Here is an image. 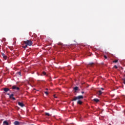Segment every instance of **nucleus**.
<instances>
[{
  "label": "nucleus",
  "instance_id": "9d476101",
  "mask_svg": "<svg viewBox=\"0 0 125 125\" xmlns=\"http://www.w3.org/2000/svg\"><path fill=\"white\" fill-rule=\"evenodd\" d=\"M14 125H20V123H19V122H18V121H15L14 122Z\"/></svg>",
  "mask_w": 125,
  "mask_h": 125
},
{
  "label": "nucleus",
  "instance_id": "9b49d317",
  "mask_svg": "<svg viewBox=\"0 0 125 125\" xmlns=\"http://www.w3.org/2000/svg\"><path fill=\"white\" fill-rule=\"evenodd\" d=\"M3 124L4 125H9V124H8V122H7V121H4Z\"/></svg>",
  "mask_w": 125,
  "mask_h": 125
},
{
  "label": "nucleus",
  "instance_id": "39448f33",
  "mask_svg": "<svg viewBox=\"0 0 125 125\" xmlns=\"http://www.w3.org/2000/svg\"><path fill=\"white\" fill-rule=\"evenodd\" d=\"M18 105H19V106H21V107H24V106H25V105H24V104L22 103H21V102H18Z\"/></svg>",
  "mask_w": 125,
  "mask_h": 125
},
{
  "label": "nucleus",
  "instance_id": "7ed1b4c3",
  "mask_svg": "<svg viewBox=\"0 0 125 125\" xmlns=\"http://www.w3.org/2000/svg\"><path fill=\"white\" fill-rule=\"evenodd\" d=\"M1 55H2L3 59H4L5 60H6V59H7V56H6V55H5V54H4V53H1Z\"/></svg>",
  "mask_w": 125,
  "mask_h": 125
},
{
  "label": "nucleus",
  "instance_id": "a878e982",
  "mask_svg": "<svg viewBox=\"0 0 125 125\" xmlns=\"http://www.w3.org/2000/svg\"><path fill=\"white\" fill-rule=\"evenodd\" d=\"M101 89L102 90H104V88H101Z\"/></svg>",
  "mask_w": 125,
  "mask_h": 125
},
{
  "label": "nucleus",
  "instance_id": "1a4fd4ad",
  "mask_svg": "<svg viewBox=\"0 0 125 125\" xmlns=\"http://www.w3.org/2000/svg\"><path fill=\"white\" fill-rule=\"evenodd\" d=\"M77 104H79V105H82V104H83V102L81 100H79L77 102Z\"/></svg>",
  "mask_w": 125,
  "mask_h": 125
},
{
  "label": "nucleus",
  "instance_id": "aec40b11",
  "mask_svg": "<svg viewBox=\"0 0 125 125\" xmlns=\"http://www.w3.org/2000/svg\"><path fill=\"white\" fill-rule=\"evenodd\" d=\"M44 93L46 95H48V92L45 91L44 92Z\"/></svg>",
  "mask_w": 125,
  "mask_h": 125
},
{
  "label": "nucleus",
  "instance_id": "4be33fe9",
  "mask_svg": "<svg viewBox=\"0 0 125 125\" xmlns=\"http://www.w3.org/2000/svg\"><path fill=\"white\" fill-rule=\"evenodd\" d=\"M42 74L44 76H45V75H46V73L45 72H43Z\"/></svg>",
  "mask_w": 125,
  "mask_h": 125
},
{
  "label": "nucleus",
  "instance_id": "f3484780",
  "mask_svg": "<svg viewBox=\"0 0 125 125\" xmlns=\"http://www.w3.org/2000/svg\"><path fill=\"white\" fill-rule=\"evenodd\" d=\"M27 47H28V45H27V44H26L25 46H22V47H23V48H26Z\"/></svg>",
  "mask_w": 125,
  "mask_h": 125
},
{
  "label": "nucleus",
  "instance_id": "6e6552de",
  "mask_svg": "<svg viewBox=\"0 0 125 125\" xmlns=\"http://www.w3.org/2000/svg\"><path fill=\"white\" fill-rule=\"evenodd\" d=\"M94 65V63L93 62H91L90 63L88 64V66L89 67H92V66H93Z\"/></svg>",
  "mask_w": 125,
  "mask_h": 125
},
{
  "label": "nucleus",
  "instance_id": "c756f323",
  "mask_svg": "<svg viewBox=\"0 0 125 125\" xmlns=\"http://www.w3.org/2000/svg\"><path fill=\"white\" fill-rule=\"evenodd\" d=\"M7 95H10L9 94H7Z\"/></svg>",
  "mask_w": 125,
  "mask_h": 125
},
{
  "label": "nucleus",
  "instance_id": "423d86ee",
  "mask_svg": "<svg viewBox=\"0 0 125 125\" xmlns=\"http://www.w3.org/2000/svg\"><path fill=\"white\" fill-rule=\"evenodd\" d=\"M13 96H14V95L13 94H11L10 95V98H12L13 99V100H16L15 98L13 97Z\"/></svg>",
  "mask_w": 125,
  "mask_h": 125
},
{
  "label": "nucleus",
  "instance_id": "4468645a",
  "mask_svg": "<svg viewBox=\"0 0 125 125\" xmlns=\"http://www.w3.org/2000/svg\"><path fill=\"white\" fill-rule=\"evenodd\" d=\"M95 102H99V100L98 99H94L93 100Z\"/></svg>",
  "mask_w": 125,
  "mask_h": 125
},
{
  "label": "nucleus",
  "instance_id": "6ab92c4d",
  "mask_svg": "<svg viewBox=\"0 0 125 125\" xmlns=\"http://www.w3.org/2000/svg\"><path fill=\"white\" fill-rule=\"evenodd\" d=\"M79 89V87L76 86L74 87V90H75L76 91L78 90Z\"/></svg>",
  "mask_w": 125,
  "mask_h": 125
},
{
  "label": "nucleus",
  "instance_id": "393cba45",
  "mask_svg": "<svg viewBox=\"0 0 125 125\" xmlns=\"http://www.w3.org/2000/svg\"><path fill=\"white\" fill-rule=\"evenodd\" d=\"M104 58H105V59H107V56H104Z\"/></svg>",
  "mask_w": 125,
  "mask_h": 125
},
{
  "label": "nucleus",
  "instance_id": "20e7f679",
  "mask_svg": "<svg viewBox=\"0 0 125 125\" xmlns=\"http://www.w3.org/2000/svg\"><path fill=\"white\" fill-rule=\"evenodd\" d=\"M12 89H16L17 90H19L20 88H19V87H17L16 85H13L12 86Z\"/></svg>",
  "mask_w": 125,
  "mask_h": 125
},
{
  "label": "nucleus",
  "instance_id": "5701e85b",
  "mask_svg": "<svg viewBox=\"0 0 125 125\" xmlns=\"http://www.w3.org/2000/svg\"><path fill=\"white\" fill-rule=\"evenodd\" d=\"M123 83L125 84V79H123Z\"/></svg>",
  "mask_w": 125,
  "mask_h": 125
},
{
  "label": "nucleus",
  "instance_id": "dca6fc26",
  "mask_svg": "<svg viewBox=\"0 0 125 125\" xmlns=\"http://www.w3.org/2000/svg\"><path fill=\"white\" fill-rule=\"evenodd\" d=\"M119 61L118 60H116L113 61V63H117V62Z\"/></svg>",
  "mask_w": 125,
  "mask_h": 125
},
{
  "label": "nucleus",
  "instance_id": "c85d7f7f",
  "mask_svg": "<svg viewBox=\"0 0 125 125\" xmlns=\"http://www.w3.org/2000/svg\"><path fill=\"white\" fill-rule=\"evenodd\" d=\"M48 90V89H47V88L46 89V90Z\"/></svg>",
  "mask_w": 125,
  "mask_h": 125
},
{
  "label": "nucleus",
  "instance_id": "412c9836",
  "mask_svg": "<svg viewBox=\"0 0 125 125\" xmlns=\"http://www.w3.org/2000/svg\"><path fill=\"white\" fill-rule=\"evenodd\" d=\"M45 115L49 116H50V114H49V113H46Z\"/></svg>",
  "mask_w": 125,
  "mask_h": 125
},
{
  "label": "nucleus",
  "instance_id": "0eeeda50",
  "mask_svg": "<svg viewBox=\"0 0 125 125\" xmlns=\"http://www.w3.org/2000/svg\"><path fill=\"white\" fill-rule=\"evenodd\" d=\"M3 90L5 92H7V91H9V88L5 87L3 88Z\"/></svg>",
  "mask_w": 125,
  "mask_h": 125
},
{
  "label": "nucleus",
  "instance_id": "a211bd4d",
  "mask_svg": "<svg viewBox=\"0 0 125 125\" xmlns=\"http://www.w3.org/2000/svg\"><path fill=\"white\" fill-rule=\"evenodd\" d=\"M58 45H61L62 46L63 45V43H61V42H59L58 43Z\"/></svg>",
  "mask_w": 125,
  "mask_h": 125
},
{
  "label": "nucleus",
  "instance_id": "2eb2a0df",
  "mask_svg": "<svg viewBox=\"0 0 125 125\" xmlns=\"http://www.w3.org/2000/svg\"><path fill=\"white\" fill-rule=\"evenodd\" d=\"M98 94L99 95H101V94H102V91H101V90H99L98 91Z\"/></svg>",
  "mask_w": 125,
  "mask_h": 125
},
{
  "label": "nucleus",
  "instance_id": "bb28decb",
  "mask_svg": "<svg viewBox=\"0 0 125 125\" xmlns=\"http://www.w3.org/2000/svg\"><path fill=\"white\" fill-rule=\"evenodd\" d=\"M54 98H57V97L55 96V95H54Z\"/></svg>",
  "mask_w": 125,
  "mask_h": 125
},
{
  "label": "nucleus",
  "instance_id": "cd10ccee",
  "mask_svg": "<svg viewBox=\"0 0 125 125\" xmlns=\"http://www.w3.org/2000/svg\"><path fill=\"white\" fill-rule=\"evenodd\" d=\"M82 94H83L84 93V92H82Z\"/></svg>",
  "mask_w": 125,
  "mask_h": 125
},
{
  "label": "nucleus",
  "instance_id": "f257e3e1",
  "mask_svg": "<svg viewBox=\"0 0 125 125\" xmlns=\"http://www.w3.org/2000/svg\"><path fill=\"white\" fill-rule=\"evenodd\" d=\"M80 99H83V96L80 95L77 97H74L73 98L71 101H77V100H80Z\"/></svg>",
  "mask_w": 125,
  "mask_h": 125
},
{
  "label": "nucleus",
  "instance_id": "ddd939ff",
  "mask_svg": "<svg viewBox=\"0 0 125 125\" xmlns=\"http://www.w3.org/2000/svg\"><path fill=\"white\" fill-rule=\"evenodd\" d=\"M17 75L18 76H20V77H21L22 75H21V72H18L17 73Z\"/></svg>",
  "mask_w": 125,
  "mask_h": 125
},
{
  "label": "nucleus",
  "instance_id": "f03ea898",
  "mask_svg": "<svg viewBox=\"0 0 125 125\" xmlns=\"http://www.w3.org/2000/svg\"><path fill=\"white\" fill-rule=\"evenodd\" d=\"M25 44H27L29 46H31V45H33V42L31 40H27L26 41H24Z\"/></svg>",
  "mask_w": 125,
  "mask_h": 125
},
{
  "label": "nucleus",
  "instance_id": "b1692460",
  "mask_svg": "<svg viewBox=\"0 0 125 125\" xmlns=\"http://www.w3.org/2000/svg\"><path fill=\"white\" fill-rule=\"evenodd\" d=\"M114 68H115V69H118V66H117V65H114Z\"/></svg>",
  "mask_w": 125,
  "mask_h": 125
},
{
  "label": "nucleus",
  "instance_id": "f8f14e48",
  "mask_svg": "<svg viewBox=\"0 0 125 125\" xmlns=\"http://www.w3.org/2000/svg\"><path fill=\"white\" fill-rule=\"evenodd\" d=\"M31 83H34V81L30 80L28 82V84H30L31 85Z\"/></svg>",
  "mask_w": 125,
  "mask_h": 125
}]
</instances>
